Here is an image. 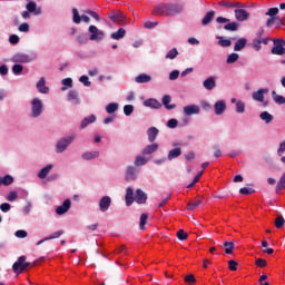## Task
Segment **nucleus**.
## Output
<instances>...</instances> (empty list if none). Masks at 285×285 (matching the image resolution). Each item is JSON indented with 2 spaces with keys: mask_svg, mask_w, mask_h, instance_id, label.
I'll list each match as a JSON object with an SVG mask.
<instances>
[{
  "mask_svg": "<svg viewBox=\"0 0 285 285\" xmlns=\"http://www.w3.org/2000/svg\"><path fill=\"white\" fill-rule=\"evenodd\" d=\"M26 10L28 12L35 13L36 17H39V14H41L42 12L41 7H37V2L35 1H29L26 4Z\"/></svg>",
  "mask_w": 285,
  "mask_h": 285,
  "instance_id": "aec40b11",
  "label": "nucleus"
},
{
  "mask_svg": "<svg viewBox=\"0 0 285 285\" xmlns=\"http://www.w3.org/2000/svg\"><path fill=\"white\" fill-rule=\"evenodd\" d=\"M213 19H215V11L212 10L202 19V26H209V23H213Z\"/></svg>",
  "mask_w": 285,
  "mask_h": 285,
  "instance_id": "473e14b6",
  "label": "nucleus"
},
{
  "mask_svg": "<svg viewBox=\"0 0 285 285\" xmlns=\"http://www.w3.org/2000/svg\"><path fill=\"white\" fill-rule=\"evenodd\" d=\"M95 121H97V116L95 115L85 117L80 122V130H86V128H88L90 124H95Z\"/></svg>",
  "mask_w": 285,
  "mask_h": 285,
  "instance_id": "5701e85b",
  "label": "nucleus"
},
{
  "mask_svg": "<svg viewBox=\"0 0 285 285\" xmlns=\"http://www.w3.org/2000/svg\"><path fill=\"white\" fill-rule=\"evenodd\" d=\"M235 19L238 21H248V18L250 17V13L244 9H235Z\"/></svg>",
  "mask_w": 285,
  "mask_h": 285,
  "instance_id": "4be33fe9",
  "label": "nucleus"
},
{
  "mask_svg": "<svg viewBox=\"0 0 285 285\" xmlns=\"http://www.w3.org/2000/svg\"><path fill=\"white\" fill-rule=\"evenodd\" d=\"M272 99L275 101L278 106H284L285 104V97L282 95H278L277 91H272Z\"/></svg>",
  "mask_w": 285,
  "mask_h": 285,
  "instance_id": "f704fd0d",
  "label": "nucleus"
},
{
  "mask_svg": "<svg viewBox=\"0 0 285 285\" xmlns=\"http://www.w3.org/2000/svg\"><path fill=\"white\" fill-rule=\"evenodd\" d=\"M239 59V53H230L227 59H226V63H235L236 61H238Z\"/></svg>",
  "mask_w": 285,
  "mask_h": 285,
  "instance_id": "3c124183",
  "label": "nucleus"
},
{
  "mask_svg": "<svg viewBox=\"0 0 285 285\" xmlns=\"http://www.w3.org/2000/svg\"><path fill=\"white\" fill-rule=\"evenodd\" d=\"M150 81H153V77L150 75H147V73H139L135 78L136 83H150Z\"/></svg>",
  "mask_w": 285,
  "mask_h": 285,
  "instance_id": "cd10ccee",
  "label": "nucleus"
},
{
  "mask_svg": "<svg viewBox=\"0 0 285 285\" xmlns=\"http://www.w3.org/2000/svg\"><path fill=\"white\" fill-rule=\"evenodd\" d=\"M30 213H32V203L28 200L26 206L22 208V215L28 216Z\"/></svg>",
  "mask_w": 285,
  "mask_h": 285,
  "instance_id": "09e8293b",
  "label": "nucleus"
},
{
  "mask_svg": "<svg viewBox=\"0 0 285 285\" xmlns=\"http://www.w3.org/2000/svg\"><path fill=\"white\" fill-rule=\"evenodd\" d=\"M216 39L218 40V46H220V48H230L233 45L230 39H225L223 36H217Z\"/></svg>",
  "mask_w": 285,
  "mask_h": 285,
  "instance_id": "e433bc0d",
  "label": "nucleus"
},
{
  "mask_svg": "<svg viewBox=\"0 0 285 285\" xmlns=\"http://www.w3.org/2000/svg\"><path fill=\"white\" fill-rule=\"evenodd\" d=\"M75 139H77V134L71 132L67 136L61 137L57 142L55 150L57 155H61L62 153H66L72 144H75Z\"/></svg>",
  "mask_w": 285,
  "mask_h": 285,
  "instance_id": "f03ea898",
  "label": "nucleus"
},
{
  "mask_svg": "<svg viewBox=\"0 0 285 285\" xmlns=\"http://www.w3.org/2000/svg\"><path fill=\"white\" fill-rule=\"evenodd\" d=\"M18 197H19V195L17 194V191H10L7 195V202H17Z\"/></svg>",
  "mask_w": 285,
  "mask_h": 285,
  "instance_id": "e2e57ef3",
  "label": "nucleus"
},
{
  "mask_svg": "<svg viewBox=\"0 0 285 285\" xmlns=\"http://www.w3.org/2000/svg\"><path fill=\"white\" fill-rule=\"evenodd\" d=\"M12 208V206L9 203H2L0 205V210L2 213H10V209Z\"/></svg>",
  "mask_w": 285,
  "mask_h": 285,
  "instance_id": "338daca9",
  "label": "nucleus"
},
{
  "mask_svg": "<svg viewBox=\"0 0 285 285\" xmlns=\"http://www.w3.org/2000/svg\"><path fill=\"white\" fill-rule=\"evenodd\" d=\"M170 101H173L170 95H165L163 97V106H165L166 110H175V108H177V105H170Z\"/></svg>",
  "mask_w": 285,
  "mask_h": 285,
  "instance_id": "c85d7f7f",
  "label": "nucleus"
},
{
  "mask_svg": "<svg viewBox=\"0 0 285 285\" xmlns=\"http://www.w3.org/2000/svg\"><path fill=\"white\" fill-rule=\"evenodd\" d=\"M147 135H148V141L153 144L157 139V135H159V129H157L156 127H150L147 130Z\"/></svg>",
  "mask_w": 285,
  "mask_h": 285,
  "instance_id": "2f4dec72",
  "label": "nucleus"
},
{
  "mask_svg": "<svg viewBox=\"0 0 285 285\" xmlns=\"http://www.w3.org/2000/svg\"><path fill=\"white\" fill-rule=\"evenodd\" d=\"M19 41H20V38H19V36H17V35H11V36L9 37V43H10L11 46H17V43H19Z\"/></svg>",
  "mask_w": 285,
  "mask_h": 285,
  "instance_id": "0e129e2a",
  "label": "nucleus"
},
{
  "mask_svg": "<svg viewBox=\"0 0 285 285\" xmlns=\"http://www.w3.org/2000/svg\"><path fill=\"white\" fill-rule=\"evenodd\" d=\"M67 101L73 104V106H79L81 104V98H79V91L71 89L68 91Z\"/></svg>",
  "mask_w": 285,
  "mask_h": 285,
  "instance_id": "ddd939ff",
  "label": "nucleus"
},
{
  "mask_svg": "<svg viewBox=\"0 0 285 285\" xmlns=\"http://www.w3.org/2000/svg\"><path fill=\"white\" fill-rule=\"evenodd\" d=\"M177 238L180 242H185V239H188V234L186 232H184V229H179L177 233Z\"/></svg>",
  "mask_w": 285,
  "mask_h": 285,
  "instance_id": "052dcab7",
  "label": "nucleus"
},
{
  "mask_svg": "<svg viewBox=\"0 0 285 285\" xmlns=\"http://www.w3.org/2000/svg\"><path fill=\"white\" fill-rule=\"evenodd\" d=\"M145 108H151L153 110H159L161 108V102L155 98H148L142 102Z\"/></svg>",
  "mask_w": 285,
  "mask_h": 285,
  "instance_id": "2eb2a0df",
  "label": "nucleus"
},
{
  "mask_svg": "<svg viewBox=\"0 0 285 285\" xmlns=\"http://www.w3.org/2000/svg\"><path fill=\"white\" fill-rule=\"evenodd\" d=\"M259 119H262V121H265V124H271L274 119L273 115H271V112L268 111H263L259 115Z\"/></svg>",
  "mask_w": 285,
  "mask_h": 285,
  "instance_id": "a19ab883",
  "label": "nucleus"
},
{
  "mask_svg": "<svg viewBox=\"0 0 285 285\" xmlns=\"http://www.w3.org/2000/svg\"><path fill=\"white\" fill-rule=\"evenodd\" d=\"M111 204H112V198H110V196L101 197L98 203L100 213H108Z\"/></svg>",
  "mask_w": 285,
  "mask_h": 285,
  "instance_id": "9b49d317",
  "label": "nucleus"
},
{
  "mask_svg": "<svg viewBox=\"0 0 285 285\" xmlns=\"http://www.w3.org/2000/svg\"><path fill=\"white\" fill-rule=\"evenodd\" d=\"M11 184H14V177L11 175L0 176V186H11Z\"/></svg>",
  "mask_w": 285,
  "mask_h": 285,
  "instance_id": "c9c22d12",
  "label": "nucleus"
},
{
  "mask_svg": "<svg viewBox=\"0 0 285 285\" xmlns=\"http://www.w3.org/2000/svg\"><path fill=\"white\" fill-rule=\"evenodd\" d=\"M224 30H226L227 32H237V30H239V23L228 22L224 26Z\"/></svg>",
  "mask_w": 285,
  "mask_h": 285,
  "instance_id": "58836bf2",
  "label": "nucleus"
},
{
  "mask_svg": "<svg viewBox=\"0 0 285 285\" xmlns=\"http://www.w3.org/2000/svg\"><path fill=\"white\" fill-rule=\"evenodd\" d=\"M216 87L217 82L215 81V77H208L203 81V88H205V90H215Z\"/></svg>",
  "mask_w": 285,
  "mask_h": 285,
  "instance_id": "b1692460",
  "label": "nucleus"
},
{
  "mask_svg": "<svg viewBox=\"0 0 285 285\" xmlns=\"http://www.w3.org/2000/svg\"><path fill=\"white\" fill-rule=\"evenodd\" d=\"M202 205V200H195L194 203L187 204V210H195V208H198V206Z\"/></svg>",
  "mask_w": 285,
  "mask_h": 285,
  "instance_id": "4d7b16f0",
  "label": "nucleus"
},
{
  "mask_svg": "<svg viewBox=\"0 0 285 285\" xmlns=\"http://www.w3.org/2000/svg\"><path fill=\"white\" fill-rule=\"evenodd\" d=\"M284 153H285V140L279 144V147L277 149L278 157H282V155H284Z\"/></svg>",
  "mask_w": 285,
  "mask_h": 285,
  "instance_id": "774afa93",
  "label": "nucleus"
},
{
  "mask_svg": "<svg viewBox=\"0 0 285 285\" xmlns=\"http://www.w3.org/2000/svg\"><path fill=\"white\" fill-rule=\"evenodd\" d=\"M14 236L18 237V239H26V237H28V232L19 229L14 233Z\"/></svg>",
  "mask_w": 285,
  "mask_h": 285,
  "instance_id": "bf43d9fd",
  "label": "nucleus"
},
{
  "mask_svg": "<svg viewBox=\"0 0 285 285\" xmlns=\"http://www.w3.org/2000/svg\"><path fill=\"white\" fill-rule=\"evenodd\" d=\"M36 88L40 95H48V92H50V88L46 86V78L43 77L36 83Z\"/></svg>",
  "mask_w": 285,
  "mask_h": 285,
  "instance_id": "a211bd4d",
  "label": "nucleus"
},
{
  "mask_svg": "<svg viewBox=\"0 0 285 285\" xmlns=\"http://www.w3.org/2000/svg\"><path fill=\"white\" fill-rule=\"evenodd\" d=\"M80 83H83V86H86V88H90V86H92V82H90V79L88 78V76H81L79 78Z\"/></svg>",
  "mask_w": 285,
  "mask_h": 285,
  "instance_id": "6e6d98bb",
  "label": "nucleus"
},
{
  "mask_svg": "<svg viewBox=\"0 0 285 285\" xmlns=\"http://www.w3.org/2000/svg\"><path fill=\"white\" fill-rule=\"evenodd\" d=\"M72 207V200L70 198H67L63 200V203L56 208V215H66L68 210Z\"/></svg>",
  "mask_w": 285,
  "mask_h": 285,
  "instance_id": "f8f14e48",
  "label": "nucleus"
},
{
  "mask_svg": "<svg viewBox=\"0 0 285 285\" xmlns=\"http://www.w3.org/2000/svg\"><path fill=\"white\" fill-rule=\"evenodd\" d=\"M88 32L90 33V41H104V39H106V32H104L102 30H99V28H97V26L91 24L88 28Z\"/></svg>",
  "mask_w": 285,
  "mask_h": 285,
  "instance_id": "423d86ee",
  "label": "nucleus"
},
{
  "mask_svg": "<svg viewBox=\"0 0 285 285\" xmlns=\"http://www.w3.org/2000/svg\"><path fill=\"white\" fill-rule=\"evenodd\" d=\"M253 48L254 50H256V52H259V50H262V38L253 40Z\"/></svg>",
  "mask_w": 285,
  "mask_h": 285,
  "instance_id": "5fc2aeb1",
  "label": "nucleus"
},
{
  "mask_svg": "<svg viewBox=\"0 0 285 285\" xmlns=\"http://www.w3.org/2000/svg\"><path fill=\"white\" fill-rule=\"evenodd\" d=\"M285 219L284 216H277L275 220L276 228H284Z\"/></svg>",
  "mask_w": 285,
  "mask_h": 285,
  "instance_id": "13d9d810",
  "label": "nucleus"
},
{
  "mask_svg": "<svg viewBox=\"0 0 285 285\" xmlns=\"http://www.w3.org/2000/svg\"><path fill=\"white\" fill-rule=\"evenodd\" d=\"M279 14V9L277 7L269 8L265 13L266 17H277Z\"/></svg>",
  "mask_w": 285,
  "mask_h": 285,
  "instance_id": "864d4df0",
  "label": "nucleus"
},
{
  "mask_svg": "<svg viewBox=\"0 0 285 285\" xmlns=\"http://www.w3.org/2000/svg\"><path fill=\"white\" fill-rule=\"evenodd\" d=\"M139 173H141L140 169H137L135 166L130 165L127 166L125 170V180L126 181H136V179L139 177Z\"/></svg>",
  "mask_w": 285,
  "mask_h": 285,
  "instance_id": "1a4fd4ad",
  "label": "nucleus"
},
{
  "mask_svg": "<svg viewBox=\"0 0 285 285\" xmlns=\"http://www.w3.org/2000/svg\"><path fill=\"white\" fill-rule=\"evenodd\" d=\"M72 21L73 23H81V16H79V10L77 8L72 9Z\"/></svg>",
  "mask_w": 285,
  "mask_h": 285,
  "instance_id": "de8ad7c7",
  "label": "nucleus"
},
{
  "mask_svg": "<svg viewBox=\"0 0 285 285\" xmlns=\"http://www.w3.org/2000/svg\"><path fill=\"white\" fill-rule=\"evenodd\" d=\"M148 222V214L144 213L140 215L139 227L140 230H146V224Z\"/></svg>",
  "mask_w": 285,
  "mask_h": 285,
  "instance_id": "49530a36",
  "label": "nucleus"
},
{
  "mask_svg": "<svg viewBox=\"0 0 285 285\" xmlns=\"http://www.w3.org/2000/svg\"><path fill=\"white\" fill-rule=\"evenodd\" d=\"M177 55H179V51H177V48H173L171 50H169L167 52V55L165 56L166 59H176Z\"/></svg>",
  "mask_w": 285,
  "mask_h": 285,
  "instance_id": "603ef678",
  "label": "nucleus"
},
{
  "mask_svg": "<svg viewBox=\"0 0 285 285\" xmlns=\"http://www.w3.org/2000/svg\"><path fill=\"white\" fill-rule=\"evenodd\" d=\"M223 246H225L226 255H233V250H235V243H233V242H224Z\"/></svg>",
  "mask_w": 285,
  "mask_h": 285,
  "instance_id": "79ce46f5",
  "label": "nucleus"
},
{
  "mask_svg": "<svg viewBox=\"0 0 285 285\" xmlns=\"http://www.w3.org/2000/svg\"><path fill=\"white\" fill-rule=\"evenodd\" d=\"M63 87H61L62 92H66L68 88H72V78H65L61 80Z\"/></svg>",
  "mask_w": 285,
  "mask_h": 285,
  "instance_id": "c03bdc74",
  "label": "nucleus"
},
{
  "mask_svg": "<svg viewBox=\"0 0 285 285\" xmlns=\"http://www.w3.org/2000/svg\"><path fill=\"white\" fill-rule=\"evenodd\" d=\"M99 150L85 151L81 154V159H83V161H92V159H99Z\"/></svg>",
  "mask_w": 285,
  "mask_h": 285,
  "instance_id": "f3484780",
  "label": "nucleus"
},
{
  "mask_svg": "<svg viewBox=\"0 0 285 285\" xmlns=\"http://www.w3.org/2000/svg\"><path fill=\"white\" fill-rule=\"evenodd\" d=\"M109 19L114 23H118V26H128V21H126V14L121 11H111L109 13Z\"/></svg>",
  "mask_w": 285,
  "mask_h": 285,
  "instance_id": "6e6552de",
  "label": "nucleus"
},
{
  "mask_svg": "<svg viewBox=\"0 0 285 285\" xmlns=\"http://www.w3.org/2000/svg\"><path fill=\"white\" fill-rule=\"evenodd\" d=\"M236 112H238V115H244V112H246V104L242 100H238L236 102Z\"/></svg>",
  "mask_w": 285,
  "mask_h": 285,
  "instance_id": "a18cd8bd",
  "label": "nucleus"
},
{
  "mask_svg": "<svg viewBox=\"0 0 285 285\" xmlns=\"http://www.w3.org/2000/svg\"><path fill=\"white\" fill-rule=\"evenodd\" d=\"M52 168H55V165H52V164H49V165L45 166L43 168H41L38 173V178L46 179V177H48V175H50V171L52 170Z\"/></svg>",
  "mask_w": 285,
  "mask_h": 285,
  "instance_id": "a878e982",
  "label": "nucleus"
},
{
  "mask_svg": "<svg viewBox=\"0 0 285 285\" xmlns=\"http://www.w3.org/2000/svg\"><path fill=\"white\" fill-rule=\"evenodd\" d=\"M218 6H222L223 8H227V10H230L233 8H244V4L242 2H230L226 0L218 2Z\"/></svg>",
  "mask_w": 285,
  "mask_h": 285,
  "instance_id": "393cba45",
  "label": "nucleus"
},
{
  "mask_svg": "<svg viewBox=\"0 0 285 285\" xmlns=\"http://www.w3.org/2000/svg\"><path fill=\"white\" fill-rule=\"evenodd\" d=\"M168 17H177L186 10V4L184 2H171L167 3Z\"/></svg>",
  "mask_w": 285,
  "mask_h": 285,
  "instance_id": "39448f33",
  "label": "nucleus"
},
{
  "mask_svg": "<svg viewBox=\"0 0 285 285\" xmlns=\"http://www.w3.org/2000/svg\"><path fill=\"white\" fill-rule=\"evenodd\" d=\"M23 262H26V256H20L16 263H13L12 268L17 275L23 273Z\"/></svg>",
  "mask_w": 285,
  "mask_h": 285,
  "instance_id": "412c9836",
  "label": "nucleus"
},
{
  "mask_svg": "<svg viewBox=\"0 0 285 285\" xmlns=\"http://www.w3.org/2000/svg\"><path fill=\"white\" fill-rule=\"evenodd\" d=\"M126 37V29L119 28L116 32L110 35V39L114 41H119Z\"/></svg>",
  "mask_w": 285,
  "mask_h": 285,
  "instance_id": "7c9ffc66",
  "label": "nucleus"
},
{
  "mask_svg": "<svg viewBox=\"0 0 285 285\" xmlns=\"http://www.w3.org/2000/svg\"><path fill=\"white\" fill-rule=\"evenodd\" d=\"M184 115H187V117H191V115H199L200 109L197 105H188L183 108Z\"/></svg>",
  "mask_w": 285,
  "mask_h": 285,
  "instance_id": "6ab92c4d",
  "label": "nucleus"
},
{
  "mask_svg": "<svg viewBox=\"0 0 285 285\" xmlns=\"http://www.w3.org/2000/svg\"><path fill=\"white\" fill-rule=\"evenodd\" d=\"M253 193H255V190L250 187H243L239 189L240 195H253Z\"/></svg>",
  "mask_w": 285,
  "mask_h": 285,
  "instance_id": "680f3d73",
  "label": "nucleus"
},
{
  "mask_svg": "<svg viewBox=\"0 0 285 285\" xmlns=\"http://www.w3.org/2000/svg\"><path fill=\"white\" fill-rule=\"evenodd\" d=\"M273 43H274V47L271 50L272 55H278L279 57H282V55H285L284 39H274Z\"/></svg>",
  "mask_w": 285,
  "mask_h": 285,
  "instance_id": "9d476101",
  "label": "nucleus"
},
{
  "mask_svg": "<svg viewBox=\"0 0 285 285\" xmlns=\"http://www.w3.org/2000/svg\"><path fill=\"white\" fill-rule=\"evenodd\" d=\"M146 204L148 202V194L145 193L144 189H132V187H127L126 188V194H125V204L126 206H130L131 204Z\"/></svg>",
  "mask_w": 285,
  "mask_h": 285,
  "instance_id": "f257e3e1",
  "label": "nucleus"
},
{
  "mask_svg": "<svg viewBox=\"0 0 285 285\" xmlns=\"http://www.w3.org/2000/svg\"><path fill=\"white\" fill-rule=\"evenodd\" d=\"M153 14L156 17H168V3H161L155 7Z\"/></svg>",
  "mask_w": 285,
  "mask_h": 285,
  "instance_id": "4468645a",
  "label": "nucleus"
},
{
  "mask_svg": "<svg viewBox=\"0 0 285 285\" xmlns=\"http://www.w3.org/2000/svg\"><path fill=\"white\" fill-rule=\"evenodd\" d=\"M45 110H46V107H45L43 100H41V98L35 97L31 99L30 112H29V117L31 119H39V117H41V115H43Z\"/></svg>",
  "mask_w": 285,
  "mask_h": 285,
  "instance_id": "7ed1b4c3",
  "label": "nucleus"
},
{
  "mask_svg": "<svg viewBox=\"0 0 285 285\" xmlns=\"http://www.w3.org/2000/svg\"><path fill=\"white\" fill-rule=\"evenodd\" d=\"M35 59H37V53L32 56L28 55V53H23V52H18L14 53L10 61L11 63H32V61H35Z\"/></svg>",
  "mask_w": 285,
  "mask_h": 285,
  "instance_id": "20e7f679",
  "label": "nucleus"
},
{
  "mask_svg": "<svg viewBox=\"0 0 285 285\" xmlns=\"http://www.w3.org/2000/svg\"><path fill=\"white\" fill-rule=\"evenodd\" d=\"M148 164V158L144 156H137L135 158L134 165L139 167V166H146Z\"/></svg>",
  "mask_w": 285,
  "mask_h": 285,
  "instance_id": "37998d69",
  "label": "nucleus"
},
{
  "mask_svg": "<svg viewBox=\"0 0 285 285\" xmlns=\"http://www.w3.org/2000/svg\"><path fill=\"white\" fill-rule=\"evenodd\" d=\"M178 124H179V121H177V119L171 118L167 121V128L175 129V128H177Z\"/></svg>",
  "mask_w": 285,
  "mask_h": 285,
  "instance_id": "69168bd1",
  "label": "nucleus"
},
{
  "mask_svg": "<svg viewBox=\"0 0 285 285\" xmlns=\"http://www.w3.org/2000/svg\"><path fill=\"white\" fill-rule=\"evenodd\" d=\"M132 112H135V106H132V105L124 106V115H126V117H130V115H132Z\"/></svg>",
  "mask_w": 285,
  "mask_h": 285,
  "instance_id": "8fccbe9b",
  "label": "nucleus"
},
{
  "mask_svg": "<svg viewBox=\"0 0 285 285\" xmlns=\"http://www.w3.org/2000/svg\"><path fill=\"white\" fill-rule=\"evenodd\" d=\"M266 95H268V88H259L252 94V99L253 101L263 104V106L266 108V106H268V100H264V97H266Z\"/></svg>",
  "mask_w": 285,
  "mask_h": 285,
  "instance_id": "0eeeda50",
  "label": "nucleus"
},
{
  "mask_svg": "<svg viewBox=\"0 0 285 285\" xmlns=\"http://www.w3.org/2000/svg\"><path fill=\"white\" fill-rule=\"evenodd\" d=\"M11 72L16 76L19 77L23 72V65L14 62V65L11 68Z\"/></svg>",
  "mask_w": 285,
  "mask_h": 285,
  "instance_id": "4c0bfd02",
  "label": "nucleus"
},
{
  "mask_svg": "<svg viewBox=\"0 0 285 285\" xmlns=\"http://www.w3.org/2000/svg\"><path fill=\"white\" fill-rule=\"evenodd\" d=\"M215 115L222 116L226 112V100H217L214 104Z\"/></svg>",
  "mask_w": 285,
  "mask_h": 285,
  "instance_id": "dca6fc26",
  "label": "nucleus"
},
{
  "mask_svg": "<svg viewBox=\"0 0 285 285\" xmlns=\"http://www.w3.org/2000/svg\"><path fill=\"white\" fill-rule=\"evenodd\" d=\"M119 110V104L117 102H110L106 106V112L108 115H112Z\"/></svg>",
  "mask_w": 285,
  "mask_h": 285,
  "instance_id": "ea45409f",
  "label": "nucleus"
},
{
  "mask_svg": "<svg viewBox=\"0 0 285 285\" xmlns=\"http://www.w3.org/2000/svg\"><path fill=\"white\" fill-rule=\"evenodd\" d=\"M248 40L246 38H239L234 45V52H242L246 48Z\"/></svg>",
  "mask_w": 285,
  "mask_h": 285,
  "instance_id": "bb28decb",
  "label": "nucleus"
},
{
  "mask_svg": "<svg viewBox=\"0 0 285 285\" xmlns=\"http://www.w3.org/2000/svg\"><path fill=\"white\" fill-rule=\"evenodd\" d=\"M180 156H181V148L176 147V148L169 150V153L167 155V159L169 161H173V159H177V157H180Z\"/></svg>",
  "mask_w": 285,
  "mask_h": 285,
  "instance_id": "72a5a7b5",
  "label": "nucleus"
},
{
  "mask_svg": "<svg viewBox=\"0 0 285 285\" xmlns=\"http://www.w3.org/2000/svg\"><path fill=\"white\" fill-rule=\"evenodd\" d=\"M157 150H159V145L155 142L151 145H147L141 153L142 155H153V153H157Z\"/></svg>",
  "mask_w": 285,
  "mask_h": 285,
  "instance_id": "c756f323",
  "label": "nucleus"
}]
</instances>
